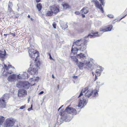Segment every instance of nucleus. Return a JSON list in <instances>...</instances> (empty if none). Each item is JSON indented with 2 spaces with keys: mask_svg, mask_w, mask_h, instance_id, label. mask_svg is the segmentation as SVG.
<instances>
[{
  "mask_svg": "<svg viewBox=\"0 0 127 127\" xmlns=\"http://www.w3.org/2000/svg\"><path fill=\"white\" fill-rule=\"evenodd\" d=\"M92 2L94 3L95 7L97 8L101 6V5L99 3L98 1L97 0H92Z\"/></svg>",
  "mask_w": 127,
  "mask_h": 127,
  "instance_id": "dca6fc26",
  "label": "nucleus"
},
{
  "mask_svg": "<svg viewBox=\"0 0 127 127\" xmlns=\"http://www.w3.org/2000/svg\"><path fill=\"white\" fill-rule=\"evenodd\" d=\"M52 77L53 78H54L55 77L54 76V75L53 74H52Z\"/></svg>",
  "mask_w": 127,
  "mask_h": 127,
  "instance_id": "09e8293b",
  "label": "nucleus"
},
{
  "mask_svg": "<svg viewBox=\"0 0 127 127\" xmlns=\"http://www.w3.org/2000/svg\"><path fill=\"white\" fill-rule=\"evenodd\" d=\"M100 70L99 69L96 70V73L97 75H100Z\"/></svg>",
  "mask_w": 127,
  "mask_h": 127,
  "instance_id": "b1692460",
  "label": "nucleus"
},
{
  "mask_svg": "<svg viewBox=\"0 0 127 127\" xmlns=\"http://www.w3.org/2000/svg\"><path fill=\"white\" fill-rule=\"evenodd\" d=\"M17 86L18 87H19V85L18 84H17Z\"/></svg>",
  "mask_w": 127,
  "mask_h": 127,
  "instance_id": "8fccbe9b",
  "label": "nucleus"
},
{
  "mask_svg": "<svg viewBox=\"0 0 127 127\" xmlns=\"http://www.w3.org/2000/svg\"><path fill=\"white\" fill-rule=\"evenodd\" d=\"M50 10H51L55 14H57L60 11V7L58 5L54 4L49 7Z\"/></svg>",
  "mask_w": 127,
  "mask_h": 127,
  "instance_id": "0eeeda50",
  "label": "nucleus"
},
{
  "mask_svg": "<svg viewBox=\"0 0 127 127\" xmlns=\"http://www.w3.org/2000/svg\"><path fill=\"white\" fill-rule=\"evenodd\" d=\"M58 89L59 88V85H58Z\"/></svg>",
  "mask_w": 127,
  "mask_h": 127,
  "instance_id": "5fc2aeb1",
  "label": "nucleus"
},
{
  "mask_svg": "<svg viewBox=\"0 0 127 127\" xmlns=\"http://www.w3.org/2000/svg\"><path fill=\"white\" fill-rule=\"evenodd\" d=\"M98 91L96 90H89V87H87L82 90L78 97L82 95L83 93H84L85 96L86 98L89 97L92 95L93 96L95 97L98 95Z\"/></svg>",
  "mask_w": 127,
  "mask_h": 127,
  "instance_id": "f03ea898",
  "label": "nucleus"
},
{
  "mask_svg": "<svg viewBox=\"0 0 127 127\" xmlns=\"http://www.w3.org/2000/svg\"><path fill=\"white\" fill-rule=\"evenodd\" d=\"M5 55V54H2L1 53H0V57L3 58Z\"/></svg>",
  "mask_w": 127,
  "mask_h": 127,
  "instance_id": "c85d7f7f",
  "label": "nucleus"
},
{
  "mask_svg": "<svg viewBox=\"0 0 127 127\" xmlns=\"http://www.w3.org/2000/svg\"><path fill=\"white\" fill-rule=\"evenodd\" d=\"M69 105L65 109V111L64 109L61 110L60 114L61 116H63L64 115L65 112L67 113L73 115H76L77 113L76 110L71 107H69Z\"/></svg>",
  "mask_w": 127,
  "mask_h": 127,
  "instance_id": "20e7f679",
  "label": "nucleus"
},
{
  "mask_svg": "<svg viewBox=\"0 0 127 127\" xmlns=\"http://www.w3.org/2000/svg\"><path fill=\"white\" fill-rule=\"evenodd\" d=\"M9 34H12L13 37H15L16 35V33L15 32L11 33V32H10Z\"/></svg>",
  "mask_w": 127,
  "mask_h": 127,
  "instance_id": "473e14b6",
  "label": "nucleus"
},
{
  "mask_svg": "<svg viewBox=\"0 0 127 127\" xmlns=\"http://www.w3.org/2000/svg\"><path fill=\"white\" fill-rule=\"evenodd\" d=\"M107 16L108 17L111 18H113L114 17L113 15L111 14H108L107 15Z\"/></svg>",
  "mask_w": 127,
  "mask_h": 127,
  "instance_id": "c756f323",
  "label": "nucleus"
},
{
  "mask_svg": "<svg viewBox=\"0 0 127 127\" xmlns=\"http://www.w3.org/2000/svg\"><path fill=\"white\" fill-rule=\"evenodd\" d=\"M5 118L0 115V125H2L5 120Z\"/></svg>",
  "mask_w": 127,
  "mask_h": 127,
  "instance_id": "6ab92c4d",
  "label": "nucleus"
},
{
  "mask_svg": "<svg viewBox=\"0 0 127 127\" xmlns=\"http://www.w3.org/2000/svg\"><path fill=\"white\" fill-rule=\"evenodd\" d=\"M9 95L8 94H5L0 98V108H3L6 107V101L9 99Z\"/></svg>",
  "mask_w": 127,
  "mask_h": 127,
  "instance_id": "39448f33",
  "label": "nucleus"
},
{
  "mask_svg": "<svg viewBox=\"0 0 127 127\" xmlns=\"http://www.w3.org/2000/svg\"><path fill=\"white\" fill-rule=\"evenodd\" d=\"M98 8L100 9V10H101V12L102 13H104V11H103V8H102L101 5V6L99 7Z\"/></svg>",
  "mask_w": 127,
  "mask_h": 127,
  "instance_id": "cd10ccee",
  "label": "nucleus"
},
{
  "mask_svg": "<svg viewBox=\"0 0 127 127\" xmlns=\"http://www.w3.org/2000/svg\"><path fill=\"white\" fill-rule=\"evenodd\" d=\"M32 110V105H31V107L30 108H29L28 110V111H30L31 110Z\"/></svg>",
  "mask_w": 127,
  "mask_h": 127,
  "instance_id": "4c0bfd02",
  "label": "nucleus"
},
{
  "mask_svg": "<svg viewBox=\"0 0 127 127\" xmlns=\"http://www.w3.org/2000/svg\"><path fill=\"white\" fill-rule=\"evenodd\" d=\"M36 7L38 11H40L42 8V5L41 3H37L36 5Z\"/></svg>",
  "mask_w": 127,
  "mask_h": 127,
  "instance_id": "412c9836",
  "label": "nucleus"
},
{
  "mask_svg": "<svg viewBox=\"0 0 127 127\" xmlns=\"http://www.w3.org/2000/svg\"><path fill=\"white\" fill-rule=\"evenodd\" d=\"M8 10L10 13H11L13 12V10L12 8H11V7H8Z\"/></svg>",
  "mask_w": 127,
  "mask_h": 127,
  "instance_id": "393cba45",
  "label": "nucleus"
},
{
  "mask_svg": "<svg viewBox=\"0 0 127 127\" xmlns=\"http://www.w3.org/2000/svg\"><path fill=\"white\" fill-rule=\"evenodd\" d=\"M4 66L5 68L6 69V70H8V68H7V65L5 64H4Z\"/></svg>",
  "mask_w": 127,
  "mask_h": 127,
  "instance_id": "e433bc0d",
  "label": "nucleus"
},
{
  "mask_svg": "<svg viewBox=\"0 0 127 127\" xmlns=\"http://www.w3.org/2000/svg\"><path fill=\"white\" fill-rule=\"evenodd\" d=\"M11 65H8L7 66V68H8V69L9 68H10L11 67Z\"/></svg>",
  "mask_w": 127,
  "mask_h": 127,
  "instance_id": "ea45409f",
  "label": "nucleus"
},
{
  "mask_svg": "<svg viewBox=\"0 0 127 127\" xmlns=\"http://www.w3.org/2000/svg\"><path fill=\"white\" fill-rule=\"evenodd\" d=\"M82 16L83 18L85 17V15H84V14L82 13Z\"/></svg>",
  "mask_w": 127,
  "mask_h": 127,
  "instance_id": "a19ab883",
  "label": "nucleus"
},
{
  "mask_svg": "<svg viewBox=\"0 0 127 127\" xmlns=\"http://www.w3.org/2000/svg\"><path fill=\"white\" fill-rule=\"evenodd\" d=\"M74 78H77V76H74L73 77Z\"/></svg>",
  "mask_w": 127,
  "mask_h": 127,
  "instance_id": "de8ad7c7",
  "label": "nucleus"
},
{
  "mask_svg": "<svg viewBox=\"0 0 127 127\" xmlns=\"http://www.w3.org/2000/svg\"><path fill=\"white\" fill-rule=\"evenodd\" d=\"M53 26L54 29L56 28V24L55 22H54L52 24Z\"/></svg>",
  "mask_w": 127,
  "mask_h": 127,
  "instance_id": "72a5a7b5",
  "label": "nucleus"
},
{
  "mask_svg": "<svg viewBox=\"0 0 127 127\" xmlns=\"http://www.w3.org/2000/svg\"><path fill=\"white\" fill-rule=\"evenodd\" d=\"M83 105V104L81 102V101H80L78 104V106L79 107H80L82 106Z\"/></svg>",
  "mask_w": 127,
  "mask_h": 127,
  "instance_id": "7c9ffc66",
  "label": "nucleus"
},
{
  "mask_svg": "<svg viewBox=\"0 0 127 127\" xmlns=\"http://www.w3.org/2000/svg\"><path fill=\"white\" fill-rule=\"evenodd\" d=\"M63 106V105L61 107H60L58 109V111H59V110L62 108V107Z\"/></svg>",
  "mask_w": 127,
  "mask_h": 127,
  "instance_id": "49530a36",
  "label": "nucleus"
},
{
  "mask_svg": "<svg viewBox=\"0 0 127 127\" xmlns=\"http://www.w3.org/2000/svg\"><path fill=\"white\" fill-rule=\"evenodd\" d=\"M92 73L93 74V75H94V73H93V72H92Z\"/></svg>",
  "mask_w": 127,
  "mask_h": 127,
  "instance_id": "603ef678",
  "label": "nucleus"
},
{
  "mask_svg": "<svg viewBox=\"0 0 127 127\" xmlns=\"http://www.w3.org/2000/svg\"><path fill=\"white\" fill-rule=\"evenodd\" d=\"M43 93L44 92L43 91H42L40 92L39 94V95H41L42 94H43Z\"/></svg>",
  "mask_w": 127,
  "mask_h": 127,
  "instance_id": "c03bdc74",
  "label": "nucleus"
},
{
  "mask_svg": "<svg viewBox=\"0 0 127 127\" xmlns=\"http://www.w3.org/2000/svg\"><path fill=\"white\" fill-rule=\"evenodd\" d=\"M77 57L78 58L81 59H83L85 57V54L81 53L77 54Z\"/></svg>",
  "mask_w": 127,
  "mask_h": 127,
  "instance_id": "a211bd4d",
  "label": "nucleus"
},
{
  "mask_svg": "<svg viewBox=\"0 0 127 127\" xmlns=\"http://www.w3.org/2000/svg\"><path fill=\"white\" fill-rule=\"evenodd\" d=\"M36 0V2L37 3H38V2H39L41 0Z\"/></svg>",
  "mask_w": 127,
  "mask_h": 127,
  "instance_id": "79ce46f5",
  "label": "nucleus"
},
{
  "mask_svg": "<svg viewBox=\"0 0 127 127\" xmlns=\"http://www.w3.org/2000/svg\"><path fill=\"white\" fill-rule=\"evenodd\" d=\"M17 76L18 78L20 79H25L28 78V74L26 72L24 73L22 75L19 74Z\"/></svg>",
  "mask_w": 127,
  "mask_h": 127,
  "instance_id": "9b49d317",
  "label": "nucleus"
},
{
  "mask_svg": "<svg viewBox=\"0 0 127 127\" xmlns=\"http://www.w3.org/2000/svg\"><path fill=\"white\" fill-rule=\"evenodd\" d=\"M19 85H20L21 86H22L25 89H28L30 86V83L27 81L19 82Z\"/></svg>",
  "mask_w": 127,
  "mask_h": 127,
  "instance_id": "6e6552de",
  "label": "nucleus"
},
{
  "mask_svg": "<svg viewBox=\"0 0 127 127\" xmlns=\"http://www.w3.org/2000/svg\"><path fill=\"white\" fill-rule=\"evenodd\" d=\"M93 34L94 36V37H99L100 36V34H98V32H93Z\"/></svg>",
  "mask_w": 127,
  "mask_h": 127,
  "instance_id": "4be33fe9",
  "label": "nucleus"
},
{
  "mask_svg": "<svg viewBox=\"0 0 127 127\" xmlns=\"http://www.w3.org/2000/svg\"><path fill=\"white\" fill-rule=\"evenodd\" d=\"M12 6V2L9 1L8 4V7H11Z\"/></svg>",
  "mask_w": 127,
  "mask_h": 127,
  "instance_id": "bb28decb",
  "label": "nucleus"
},
{
  "mask_svg": "<svg viewBox=\"0 0 127 127\" xmlns=\"http://www.w3.org/2000/svg\"><path fill=\"white\" fill-rule=\"evenodd\" d=\"M8 73V72H7V73Z\"/></svg>",
  "mask_w": 127,
  "mask_h": 127,
  "instance_id": "6e6d98bb",
  "label": "nucleus"
},
{
  "mask_svg": "<svg viewBox=\"0 0 127 127\" xmlns=\"http://www.w3.org/2000/svg\"><path fill=\"white\" fill-rule=\"evenodd\" d=\"M90 63V61L87 62L85 63L80 62L78 63V65L80 69H81V68L83 67L84 65H86V66H89Z\"/></svg>",
  "mask_w": 127,
  "mask_h": 127,
  "instance_id": "ddd939ff",
  "label": "nucleus"
},
{
  "mask_svg": "<svg viewBox=\"0 0 127 127\" xmlns=\"http://www.w3.org/2000/svg\"><path fill=\"white\" fill-rule=\"evenodd\" d=\"M95 76H96V75H95Z\"/></svg>",
  "mask_w": 127,
  "mask_h": 127,
  "instance_id": "4d7b16f0",
  "label": "nucleus"
},
{
  "mask_svg": "<svg viewBox=\"0 0 127 127\" xmlns=\"http://www.w3.org/2000/svg\"><path fill=\"white\" fill-rule=\"evenodd\" d=\"M16 76L15 74H12L8 77L7 80L8 81L12 82L16 80Z\"/></svg>",
  "mask_w": 127,
  "mask_h": 127,
  "instance_id": "f8f14e48",
  "label": "nucleus"
},
{
  "mask_svg": "<svg viewBox=\"0 0 127 127\" xmlns=\"http://www.w3.org/2000/svg\"><path fill=\"white\" fill-rule=\"evenodd\" d=\"M29 53L30 57L33 58L34 60V58L35 62H36V64L33 65L32 64H30V67L29 68L28 70V72L29 74L32 75H34L37 73L38 68H39V66L40 64V62L39 61H37L39 57V52L36 50H34L33 49H29Z\"/></svg>",
  "mask_w": 127,
  "mask_h": 127,
  "instance_id": "f257e3e1",
  "label": "nucleus"
},
{
  "mask_svg": "<svg viewBox=\"0 0 127 127\" xmlns=\"http://www.w3.org/2000/svg\"><path fill=\"white\" fill-rule=\"evenodd\" d=\"M64 8L67 9L69 8V6L68 4L66 3H64L62 4Z\"/></svg>",
  "mask_w": 127,
  "mask_h": 127,
  "instance_id": "aec40b11",
  "label": "nucleus"
},
{
  "mask_svg": "<svg viewBox=\"0 0 127 127\" xmlns=\"http://www.w3.org/2000/svg\"><path fill=\"white\" fill-rule=\"evenodd\" d=\"M75 14L77 15L79 14L80 13V12L78 11H76L75 12Z\"/></svg>",
  "mask_w": 127,
  "mask_h": 127,
  "instance_id": "58836bf2",
  "label": "nucleus"
},
{
  "mask_svg": "<svg viewBox=\"0 0 127 127\" xmlns=\"http://www.w3.org/2000/svg\"><path fill=\"white\" fill-rule=\"evenodd\" d=\"M53 14L52 11L50 10V11H47L45 13V15L46 16H51L53 15Z\"/></svg>",
  "mask_w": 127,
  "mask_h": 127,
  "instance_id": "f3484780",
  "label": "nucleus"
},
{
  "mask_svg": "<svg viewBox=\"0 0 127 127\" xmlns=\"http://www.w3.org/2000/svg\"><path fill=\"white\" fill-rule=\"evenodd\" d=\"M9 74H11V73H9Z\"/></svg>",
  "mask_w": 127,
  "mask_h": 127,
  "instance_id": "864d4df0",
  "label": "nucleus"
},
{
  "mask_svg": "<svg viewBox=\"0 0 127 127\" xmlns=\"http://www.w3.org/2000/svg\"><path fill=\"white\" fill-rule=\"evenodd\" d=\"M18 95L19 97H23L27 94L26 91L24 90H18Z\"/></svg>",
  "mask_w": 127,
  "mask_h": 127,
  "instance_id": "1a4fd4ad",
  "label": "nucleus"
},
{
  "mask_svg": "<svg viewBox=\"0 0 127 127\" xmlns=\"http://www.w3.org/2000/svg\"><path fill=\"white\" fill-rule=\"evenodd\" d=\"M28 18H30V15H28Z\"/></svg>",
  "mask_w": 127,
  "mask_h": 127,
  "instance_id": "3c124183",
  "label": "nucleus"
},
{
  "mask_svg": "<svg viewBox=\"0 0 127 127\" xmlns=\"http://www.w3.org/2000/svg\"><path fill=\"white\" fill-rule=\"evenodd\" d=\"M89 11L87 7H83L81 10V13L86 14L88 13Z\"/></svg>",
  "mask_w": 127,
  "mask_h": 127,
  "instance_id": "2eb2a0df",
  "label": "nucleus"
},
{
  "mask_svg": "<svg viewBox=\"0 0 127 127\" xmlns=\"http://www.w3.org/2000/svg\"><path fill=\"white\" fill-rule=\"evenodd\" d=\"M15 121V120L13 118H7L6 119L4 124V127H12L14 125Z\"/></svg>",
  "mask_w": 127,
  "mask_h": 127,
  "instance_id": "423d86ee",
  "label": "nucleus"
},
{
  "mask_svg": "<svg viewBox=\"0 0 127 127\" xmlns=\"http://www.w3.org/2000/svg\"><path fill=\"white\" fill-rule=\"evenodd\" d=\"M112 25H108L107 27L102 29L101 31L103 32L110 31L112 29Z\"/></svg>",
  "mask_w": 127,
  "mask_h": 127,
  "instance_id": "4468645a",
  "label": "nucleus"
},
{
  "mask_svg": "<svg viewBox=\"0 0 127 127\" xmlns=\"http://www.w3.org/2000/svg\"><path fill=\"white\" fill-rule=\"evenodd\" d=\"M25 107L26 105H25L24 106H21L20 108V109H24L25 108Z\"/></svg>",
  "mask_w": 127,
  "mask_h": 127,
  "instance_id": "c9c22d12",
  "label": "nucleus"
},
{
  "mask_svg": "<svg viewBox=\"0 0 127 127\" xmlns=\"http://www.w3.org/2000/svg\"><path fill=\"white\" fill-rule=\"evenodd\" d=\"M49 54V56H50V59H51V60L52 59H52V57L51 56V55L50 54H50Z\"/></svg>",
  "mask_w": 127,
  "mask_h": 127,
  "instance_id": "37998d69",
  "label": "nucleus"
},
{
  "mask_svg": "<svg viewBox=\"0 0 127 127\" xmlns=\"http://www.w3.org/2000/svg\"><path fill=\"white\" fill-rule=\"evenodd\" d=\"M74 61L77 64L78 63V59L76 57H75V59L74 60Z\"/></svg>",
  "mask_w": 127,
  "mask_h": 127,
  "instance_id": "2f4dec72",
  "label": "nucleus"
},
{
  "mask_svg": "<svg viewBox=\"0 0 127 127\" xmlns=\"http://www.w3.org/2000/svg\"><path fill=\"white\" fill-rule=\"evenodd\" d=\"M84 30L83 29L81 28L79 30H77V32L79 33H81L84 32Z\"/></svg>",
  "mask_w": 127,
  "mask_h": 127,
  "instance_id": "5701e85b",
  "label": "nucleus"
},
{
  "mask_svg": "<svg viewBox=\"0 0 127 127\" xmlns=\"http://www.w3.org/2000/svg\"><path fill=\"white\" fill-rule=\"evenodd\" d=\"M7 35L8 34H4V35L6 37Z\"/></svg>",
  "mask_w": 127,
  "mask_h": 127,
  "instance_id": "a18cd8bd",
  "label": "nucleus"
},
{
  "mask_svg": "<svg viewBox=\"0 0 127 127\" xmlns=\"http://www.w3.org/2000/svg\"><path fill=\"white\" fill-rule=\"evenodd\" d=\"M86 41V40L84 39H81L74 42L71 49V53L74 55L76 54L79 50L78 47L81 46L82 44Z\"/></svg>",
  "mask_w": 127,
  "mask_h": 127,
  "instance_id": "7ed1b4c3",
  "label": "nucleus"
},
{
  "mask_svg": "<svg viewBox=\"0 0 127 127\" xmlns=\"http://www.w3.org/2000/svg\"><path fill=\"white\" fill-rule=\"evenodd\" d=\"M87 41L86 40V41H85L79 47H78V49L81 51H83L85 50L86 49L87 43Z\"/></svg>",
  "mask_w": 127,
  "mask_h": 127,
  "instance_id": "9d476101",
  "label": "nucleus"
},
{
  "mask_svg": "<svg viewBox=\"0 0 127 127\" xmlns=\"http://www.w3.org/2000/svg\"><path fill=\"white\" fill-rule=\"evenodd\" d=\"M92 34V35H91L90 34H89L88 35V37L89 36L90 38H92L93 37H94V36L93 34V31L91 33Z\"/></svg>",
  "mask_w": 127,
  "mask_h": 127,
  "instance_id": "a878e982",
  "label": "nucleus"
},
{
  "mask_svg": "<svg viewBox=\"0 0 127 127\" xmlns=\"http://www.w3.org/2000/svg\"><path fill=\"white\" fill-rule=\"evenodd\" d=\"M102 5H104V0H99Z\"/></svg>",
  "mask_w": 127,
  "mask_h": 127,
  "instance_id": "f704fd0d",
  "label": "nucleus"
}]
</instances>
